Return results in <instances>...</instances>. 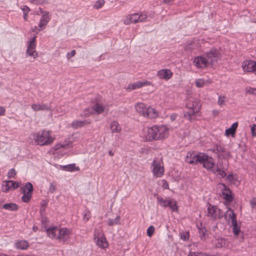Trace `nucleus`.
<instances>
[{"label": "nucleus", "mask_w": 256, "mask_h": 256, "mask_svg": "<svg viewBox=\"0 0 256 256\" xmlns=\"http://www.w3.org/2000/svg\"><path fill=\"white\" fill-rule=\"evenodd\" d=\"M168 136V129L164 126H155L148 128L145 135L147 140L152 141L162 140Z\"/></svg>", "instance_id": "obj_1"}, {"label": "nucleus", "mask_w": 256, "mask_h": 256, "mask_svg": "<svg viewBox=\"0 0 256 256\" xmlns=\"http://www.w3.org/2000/svg\"><path fill=\"white\" fill-rule=\"evenodd\" d=\"M47 235L51 238H56L64 243L69 238L71 230L66 228H60L57 226L50 227L46 230Z\"/></svg>", "instance_id": "obj_2"}, {"label": "nucleus", "mask_w": 256, "mask_h": 256, "mask_svg": "<svg viewBox=\"0 0 256 256\" xmlns=\"http://www.w3.org/2000/svg\"><path fill=\"white\" fill-rule=\"evenodd\" d=\"M186 107L188 110L184 112V116L185 118L192 121L194 119L196 114L199 112L201 104L198 100L190 98L188 100Z\"/></svg>", "instance_id": "obj_3"}, {"label": "nucleus", "mask_w": 256, "mask_h": 256, "mask_svg": "<svg viewBox=\"0 0 256 256\" xmlns=\"http://www.w3.org/2000/svg\"><path fill=\"white\" fill-rule=\"evenodd\" d=\"M136 110L140 115L150 118H155L158 116V113L155 108L146 106L143 103L137 104L136 106Z\"/></svg>", "instance_id": "obj_4"}, {"label": "nucleus", "mask_w": 256, "mask_h": 256, "mask_svg": "<svg viewBox=\"0 0 256 256\" xmlns=\"http://www.w3.org/2000/svg\"><path fill=\"white\" fill-rule=\"evenodd\" d=\"M34 140L38 144L44 146L51 144L54 140V138L50 136L49 131L42 130L38 132Z\"/></svg>", "instance_id": "obj_5"}, {"label": "nucleus", "mask_w": 256, "mask_h": 256, "mask_svg": "<svg viewBox=\"0 0 256 256\" xmlns=\"http://www.w3.org/2000/svg\"><path fill=\"white\" fill-rule=\"evenodd\" d=\"M158 202L160 205L164 208L169 207L172 212H177L178 208L177 206V202L173 198H164L162 197L158 196L156 197Z\"/></svg>", "instance_id": "obj_6"}, {"label": "nucleus", "mask_w": 256, "mask_h": 256, "mask_svg": "<svg viewBox=\"0 0 256 256\" xmlns=\"http://www.w3.org/2000/svg\"><path fill=\"white\" fill-rule=\"evenodd\" d=\"M148 18L146 14L144 13H134L127 16L124 19V22L125 24H129L130 23H136L143 22Z\"/></svg>", "instance_id": "obj_7"}, {"label": "nucleus", "mask_w": 256, "mask_h": 256, "mask_svg": "<svg viewBox=\"0 0 256 256\" xmlns=\"http://www.w3.org/2000/svg\"><path fill=\"white\" fill-rule=\"evenodd\" d=\"M94 238L96 245L99 248L104 249L108 246V244L101 230L95 229L94 231Z\"/></svg>", "instance_id": "obj_8"}, {"label": "nucleus", "mask_w": 256, "mask_h": 256, "mask_svg": "<svg viewBox=\"0 0 256 256\" xmlns=\"http://www.w3.org/2000/svg\"><path fill=\"white\" fill-rule=\"evenodd\" d=\"M207 212L208 216L213 220L217 218H221L223 216V213L221 210L210 204H209L207 208Z\"/></svg>", "instance_id": "obj_9"}, {"label": "nucleus", "mask_w": 256, "mask_h": 256, "mask_svg": "<svg viewBox=\"0 0 256 256\" xmlns=\"http://www.w3.org/2000/svg\"><path fill=\"white\" fill-rule=\"evenodd\" d=\"M21 189L23 194L22 197V200L25 202H28L32 198V194L33 192L32 184L30 182H27Z\"/></svg>", "instance_id": "obj_10"}, {"label": "nucleus", "mask_w": 256, "mask_h": 256, "mask_svg": "<svg viewBox=\"0 0 256 256\" xmlns=\"http://www.w3.org/2000/svg\"><path fill=\"white\" fill-rule=\"evenodd\" d=\"M208 64H214L220 58V52L216 49L210 50L204 54Z\"/></svg>", "instance_id": "obj_11"}, {"label": "nucleus", "mask_w": 256, "mask_h": 256, "mask_svg": "<svg viewBox=\"0 0 256 256\" xmlns=\"http://www.w3.org/2000/svg\"><path fill=\"white\" fill-rule=\"evenodd\" d=\"M52 15L50 12L44 15H42L38 26H35L36 30L34 31L38 32L42 30L50 21Z\"/></svg>", "instance_id": "obj_12"}, {"label": "nucleus", "mask_w": 256, "mask_h": 256, "mask_svg": "<svg viewBox=\"0 0 256 256\" xmlns=\"http://www.w3.org/2000/svg\"><path fill=\"white\" fill-rule=\"evenodd\" d=\"M152 166L153 167L152 172L154 176L156 177H160L163 175L164 169L163 166L160 165V160L154 159Z\"/></svg>", "instance_id": "obj_13"}, {"label": "nucleus", "mask_w": 256, "mask_h": 256, "mask_svg": "<svg viewBox=\"0 0 256 256\" xmlns=\"http://www.w3.org/2000/svg\"><path fill=\"white\" fill-rule=\"evenodd\" d=\"M243 70L246 72H256V62L245 60L242 64Z\"/></svg>", "instance_id": "obj_14"}, {"label": "nucleus", "mask_w": 256, "mask_h": 256, "mask_svg": "<svg viewBox=\"0 0 256 256\" xmlns=\"http://www.w3.org/2000/svg\"><path fill=\"white\" fill-rule=\"evenodd\" d=\"M194 64L198 68H205L208 64L204 55L196 57L194 60Z\"/></svg>", "instance_id": "obj_15"}, {"label": "nucleus", "mask_w": 256, "mask_h": 256, "mask_svg": "<svg viewBox=\"0 0 256 256\" xmlns=\"http://www.w3.org/2000/svg\"><path fill=\"white\" fill-rule=\"evenodd\" d=\"M5 184L2 185V190L4 192H8L10 190H14L19 186V183L12 180L5 182Z\"/></svg>", "instance_id": "obj_16"}, {"label": "nucleus", "mask_w": 256, "mask_h": 256, "mask_svg": "<svg viewBox=\"0 0 256 256\" xmlns=\"http://www.w3.org/2000/svg\"><path fill=\"white\" fill-rule=\"evenodd\" d=\"M157 76L160 79L168 80L172 76V72L169 69H163L158 72Z\"/></svg>", "instance_id": "obj_17"}, {"label": "nucleus", "mask_w": 256, "mask_h": 256, "mask_svg": "<svg viewBox=\"0 0 256 256\" xmlns=\"http://www.w3.org/2000/svg\"><path fill=\"white\" fill-rule=\"evenodd\" d=\"M150 82L144 80V81H138L133 84H130L127 89L130 91H131L134 90H136L137 88H140L145 86H150Z\"/></svg>", "instance_id": "obj_18"}, {"label": "nucleus", "mask_w": 256, "mask_h": 256, "mask_svg": "<svg viewBox=\"0 0 256 256\" xmlns=\"http://www.w3.org/2000/svg\"><path fill=\"white\" fill-rule=\"evenodd\" d=\"M198 156H199V153L196 154L194 153L189 152L187 154L186 160L190 164H197L198 163V160H197Z\"/></svg>", "instance_id": "obj_19"}, {"label": "nucleus", "mask_w": 256, "mask_h": 256, "mask_svg": "<svg viewBox=\"0 0 256 256\" xmlns=\"http://www.w3.org/2000/svg\"><path fill=\"white\" fill-rule=\"evenodd\" d=\"M224 188L222 190V195L226 201L231 202L233 200V197L232 196V192L229 188L226 187V185L222 184Z\"/></svg>", "instance_id": "obj_20"}, {"label": "nucleus", "mask_w": 256, "mask_h": 256, "mask_svg": "<svg viewBox=\"0 0 256 256\" xmlns=\"http://www.w3.org/2000/svg\"><path fill=\"white\" fill-rule=\"evenodd\" d=\"M92 114H98L102 113L105 110V107L102 104L96 103L92 106Z\"/></svg>", "instance_id": "obj_21"}, {"label": "nucleus", "mask_w": 256, "mask_h": 256, "mask_svg": "<svg viewBox=\"0 0 256 256\" xmlns=\"http://www.w3.org/2000/svg\"><path fill=\"white\" fill-rule=\"evenodd\" d=\"M238 126V122H234L232 124L231 126L226 130V135L228 136L231 135L232 137L234 136L236 130Z\"/></svg>", "instance_id": "obj_22"}, {"label": "nucleus", "mask_w": 256, "mask_h": 256, "mask_svg": "<svg viewBox=\"0 0 256 256\" xmlns=\"http://www.w3.org/2000/svg\"><path fill=\"white\" fill-rule=\"evenodd\" d=\"M90 122L88 120H76L72 122V126L74 128H78L84 126L86 124H90Z\"/></svg>", "instance_id": "obj_23"}, {"label": "nucleus", "mask_w": 256, "mask_h": 256, "mask_svg": "<svg viewBox=\"0 0 256 256\" xmlns=\"http://www.w3.org/2000/svg\"><path fill=\"white\" fill-rule=\"evenodd\" d=\"M214 162L213 158L210 156L208 160L206 161L203 164L202 166L204 168H206L208 170L212 172L214 170Z\"/></svg>", "instance_id": "obj_24"}, {"label": "nucleus", "mask_w": 256, "mask_h": 256, "mask_svg": "<svg viewBox=\"0 0 256 256\" xmlns=\"http://www.w3.org/2000/svg\"><path fill=\"white\" fill-rule=\"evenodd\" d=\"M16 247L18 249L25 250L28 248V242L24 240H18L16 243Z\"/></svg>", "instance_id": "obj_25"}, {"label": "nucleus", "mask_w": 256, "mask_h": 256, "mask_svg": "<svg viewBox=\"0 0 256 256\" xmlns=\"http://www.w3.org/2000/svg\"><path fill=\"white\" fill-rule=\"evenodd\" d=\"M216 246L218 248L224 247L226 245V240L222 237H218L214 241Z\"/></svg>", "instance_id": "obj_26"}, {"label": "nucleus", "mask_w": 256, "mask_h": 256, "mask_svg": "<svg viewBox=\"0 0 256 256\" xmlns=\"http://www.w3.org/2000/svg\"><path fill=\"white\" fill-rule=\"evenodd\" d=\"M110 128L112 133L118 132L121 130V128L116 121H112L110 124Z\"/></svg>", "instance_id": "obj_27"}, {"label": "nucleus", "mask_w": 256, "mask_h": 256, "mask_svg": "<svg viewBox=\"0 0 256 256\" xmlns=\"http://www.w3.org/2000/svg\"><path fill=\"white\" fill-rule=\"evenodd\" d=\"M72 147V143L70 142H68L66 144H56L54 146V147L53 148V149L54 150V151H56V150H60V148L68 149Z\"/></svg>", "instance_id": "obj_28"}, {"label": "nucleus", "mask_w": 256, "mask_h": 256, "mask_svg": "<svg viewBox=\"0 0 256 256\" xmlns=\"http://www.w3.org/2000/svg\"><path fill=\"white\" fill-rule=\"evenodd\" d=\"M210 157V156L205 153L199 152V156H198L197 160H198V163L203 164Z\"/></svg>", "instance_id": "obj_29"}, {"label": "nucleus", "mask_w": 256, "mask_h": 256, "mask_svg": "<svg viewBox=\"0 0 256 256\" xmlns=\"http://www.w3.org/2000/svg\"><path fill=\"white\" fill-rule=\"evenodd\" d=\"M200 238L202 240H205L208 236V232L204 226L198 228Z\"/></svg>", "instance_id": "obj_30"}, {"label": "nucleus", "mask_w": 256, "mask_h": 256, "mask_svg": "<svg viewBox=\"0 0 256 256\" xmlns=\"http://www.w3.org/2000/svg\"><path fill=\"white\" fill-rule=\"evenodd\" d=\"M2 208L11 211H16L18 209V206L14 203H8L4 204Z\"/></svg>", "instance_id": "obj_31"}, {"label": "nucleus", "mask_w": 256, "mask_h": 256, "mask_svg": "<svg viewBox=\"0 0 256 256\" xmlns=\"http://www.w3.org/2000/svg\"><path fill=\"white\" fill-rule=\"evenodd\" d=\"M212 172L214 174L218 173V174L222 178H224L226 175L224 168H222L218 166L216 168H214V170H212Z\"/></svg>", "instance_id": "obj_32"}, {"label": "nucleus", "mask_w": 256, "mask_h": 256, "mask_svg": "<svg viewBox=\"0 0 256 256\" xmlns=\"http://www.w3.org/2000/svg\"><path fill=\"white\" fill-rule=\"evenodd\" d=\"M226 214L228 215V217L230 219L232 220V222H234L235 221H236V215L234 212V210H232L231 208H229L226 212L225 214V215L226 216Z\"/></svg>", "instance_id": "obj_33"}, {"label": "nucleus", "mask_w": 256, "mask_h": 256, "mask_svg": "<svg viewBox=\"0 0 256 256\" xmlns=\"http://www.w3.org/2000/svg\"><path fill=\"white\" fill-rule=\"evenodd\" d=\"M232 232L235 236H238L240 232V226L238 224L237 220L232 222Z\"/></svg>", "instance_id": "obj_34"}, {"label": "nucleus", "mask_w": 256, "mask_h": 256, "mask_svg": "<svg viewBox=\"0 0 256 256\" xmlns=\"http://www.w3.org/2000/svg\"><path fill=\"white\" fill-rule=\"evenodd\" d=\"M63 170L66 171L73 172L75 170H78L79 168H76L75 164H70L63 166Z\"/></svg>", "instance_id": "obj_35"}, {"label": "nucleus", "mask_w": 256, "mask_h": 256, "mask_svg": "<svg viewBox=\"0 0 256 256\" xmlns=\"http://www.w3.org/2000/svg\"><path fill=\"white\" fill-rule=\"evenodd\" d=\"M120 217L116 216L114 219H108V224L110 226H114L120 223Z\"/></svg>", "instance_id": "obj_36"}, {"label": "nucleus", "mask_w": 256, "mask_h": 256, "mask_svg": "<svg viewBox=\"0 0 256 256\" xmlns=\"http://www.w3.org/2000/svg\"><path fill=\"white\" fill-rule=\"evenodd\" d=\"M180 235L181 239L183 240L184 241H187L189 239L190 234L188 231H182L180 233Z\"/></svg>", "instance_id": "obj_37"}, {"label": "nucleus", "mask_w": 256, "mask_h": 256, "mask_svg": "<svg viewBox=\"0 0 256 256\" xmlns=\"http://www.w3.org/2000/svg\"><path fill=\"white\" fill-rule=\"evenodd\" d=\"M92 108H88L83 111L82 113L81 114V116L85 118L88 117L92 114Z\"/></svg>", "instance_id": "obj_38"}, {"label": "nucleus", "mask_w": 256, "mask_h": 256, "mask_svg": "<svg viewBox=\"0 0 256 256\" xmlns=\"http://www.w3.org/2000/svg\"><path fill=\"white\" fill-rule=\"evenodd\" d=\"M36 36H34L30 42L28 46V50H30V49H36Z\"/></svg>", "instance_id": "obj_39"}, {"label": "nucleus", "mask_w": 256, "mask_h": 256, "mask_svg": "<svg viewBox=\"0 0 256 256\" xmlns=\"http://www.w3.org/2000/svg\"><path fill=\"white\" fill-rule=\"evenodd\" d=\"M30 2L36 5L44 4L48 3L46 0H30Z\"/></svg>", "instance_id": "obj_40"}, {"label": "nucleus", "mask_w": 256, "mask_h": 256, "mask_svg": "<svg viewBox=\"0 0 256 256\" xmlns=\"http://www.w3.org/2000/svg\"><path fill=\"white\" fill-rule=\"evenodd\" d=\"M204 84L205 82L203 79L200 78L196 80V86L198 88H202L204 86Z\"/></svg>", "instance_id": "obj_41"}, {"label": "nucleus", "mask_w": 256, "mask_h": 256, "mask_svg": "<svg viewBox=\"0 0 256 256\" xmlns=\"http://www.w3.org/2000/svg\"><path fill=\"white\" fill-rule=\"evenodd\" d=\"M104 4V0H98L94 6V8L96 9H99L101 8Z\"/></svg>", "instance_id": "obj_42"}, {"label": "nucleus", "mask_w": 256, "mask_h": 256, "mask_svg": "<svg viewBox=\"0 0 256 256\" xmlns=\"http://www.w3.org/2000/svg\"><path fill=\"white\" fill-rule=\"evenodd\" d=\"M154 230H155V228L154 226H150L147 229V235L149 236V237H151L154 232Z\"/></svg>", "instance_id": "obj_43"}, {"label": "nucleus", "mask_w": 256, "mask_h": 256, "mask_svg": "<svg viewBox=\"0 0 256 256\" xmlns=\"http://www.w3.org/2000/svg\"><path fill=\"white\" fill-rule=\"evenodd\" d=\"M30 50H28V48H27L26 54L30 56H33L34 58L37 56V53L36 52L35 50L30 49Z\"/></svg>", "instance_id": "obj_44"}, {"label": "nucleus", "mask_w": 256, "mask_h": 256, "mask_svg": "<svg viewBox=\"0 0 256 256\" xmlns=\"http://www.w3.org/2000/svg\"><path fill=\"white\" fill-rule=\"evenodd\" d=\"M40 110H48L50 108V105L48 104H40Z\"/></svg>", "instance_id": "obj_45"}, {"label": "nucleus", "mask_w": 256, "mask_h": 256, "mask_svg": "<svg viewBox=\"0 0 256 256\" xmlns=\"http://www.w3.org/2000/svg\"><path fill=\"white\" fill-rule=\"evenodd\" d=\"M16 174V171L15 169L11 168L8 172V178H14Z\"/></svg>", "instance_id": "obj_46"}, {"label": "nucleus", "mask_w": 256, "mask_h": 256, "mask_svg": "<svg viewBox=\"0 0 256 256\" xmlns=\"http://www.w3.org/2000/svg\"><path fill=\"white\" fill-rule=\"evenodd\" d=\"M90 212L87 210H85L84 211V214H83V218L84 220L86 221H88L90 218Z\"/></svg>", "instance_id": "obj_47"}, {"label": "nucleus", "mask_w": 256, "mask_h": 256, "mask_svg": "<svg viewBox=\"0 0 256 256\" xmlns=\"http://www.w3.org/2000/svg\"><path fill=\"white\" fill-rule=\"evenodd\" d=\"M188 256H208L206 253H203V252H191L189 254Z\"/></svg>", "instance_id": "obj_48"}, {"label": "nucleus", "mask_w": 256, "mask_h": 256, "mask_svg": "<svg viewBox=\"0 0 256 256\" xmlns=\"http://www.w3.org/2000/svg\"><path fill=\"white\" fill-rule=\"evenodd\" d=\"M216 150L218 151V152H225V154H226V156H228L230 154L229 152H226L224 149L222 147V146H217L216 148Z\"/></svg>", "instance_id": "obj_49"}, {"label": "nucleus", "mask_w": 256, "mask_h": 256, "mask_svg": "<svg viewBox=\"0 0 256 256\" xmlns=\"http://www.w3.org/2000/svg\"><path fill=\"white\" fill-rule=\"evenodd\" d=\"M31 108L35 112L40 110V104H33L32 105Z\"/></svg>", "instance_id": "obj_50"}, {"label": "nucleus", "mask_w": 256, "mask_h": 256, "mask_svg": "<svg viewBox=\"0 0 256 256\" xmlns=\"http://www.w3.org/2000/svg\"><path fill=\"white\" fill-rule=\"evenodd\" d=\"M56 190V185L52 183H51L48 189L49 192L52 194L54 193Z\"/></svg>", "instance_id": "obj_51"}, {"label": "nucleus", "mask_w": 256, "mask_h": 256, "mask_svg": "<svg viewBox=\"0 0 256 256\" xmlns=\"http://www.w3.org/2000/svg\"><path fill=\"white\" fill-rule=\"evenodd\" d=\"M225 102V97L224 96H220L218 99V104L222 106V105Z\"/></svg>", "instance_id": "obj_52"}, {"label": "nucleus", "mask_w": 256, "mask_h": 256, "mask_svg": "<svg viewBox=\"0 0 256 256\" xmlns=\"http://www.w3.org/2000/svg\"><path fill=\"white\" fill-rule=\"evenodd\" d=\"M248 93L256 95V88H250L246 90Z\"/></svg>", "instance_id": "obj_53"}, {"label": "nucleus", "mask_w": 256, "mask_h": 256, "mask_svg": "<svg viewBox=\"0 0 256 256\" xmlns=\"http://www.w3.org/2000/svg\"><path fill=\"white\" fill-rule=\"evenodd\" d=\"M21 9L22 10L24 14H28V12L30 11V8L26 6H24L22 7Z\"/></svg>", "instance_id": "obj_54"}, {"label": "nucleus", "mask_w": 256, "mask_h": 256, "mask_svg": "<svg viewBox=\"0 0 256 256\" xmlns=\"http://www.w3.org/2000/svg\"><path fill=\"white\" fill-rule=\"evenodd\" d=\"M252 134L253 136H256V124H253L251 128Z\"/></svg>", "instance_id": "obj_55"}, {"label": "nucleus", "mask_w": 256, "mask_h": 256, "mask_svg": "<svg viewBox=\"0 0 256 256\" xmlns=\"http://www.w3.org/2000/svg\"><path fill=\"white\" fill-rule=\"evenodd\" d=\"M162 187L164 189H168V184L166 180H162Z\"/></svg>", "instance_id": "obj_56"}, {"label": "nucleus", "mask_w": 256, "mask_h": 256, "mask_svg": "<svg viewBox=\"0 0 256 256\" xmlns=\"http://www.w3.org/2000/svg\"><path fill=\"white\" fill-rule=\"evenodd\" d=\"M250 204L252 208L256 207V197L253 198L250 202Z\"/></svg>", "instance_id": "obj_57"}, {"label": "nucleus", "mask_w": 256, "mask_h": 256, "mask_svg": "<svg viewBox=\"0 0 256 256\" xmlns=\"http://www.w3.org/2000/svg\"><path fill=\"white\" fill-rule=\"evenodd\" d=\"M76 54V51L74 50H72L70 52V53H68L67 54V57L68 58H70Z\"/></svg>", "instance_id": "obj_58"}, {"label": "nucleus", "mask_w": 256, "mask_h": 256, "mask_svg": "<svg viewBox=\"0 0 256 256\" xmlns=\"http://www.w3.org/2000/svg\"><path fill=\"white\" fill-rule=\"evenodd\" d=\"M39 12H40L42 14V15H44L45 14H46L47 13L49 12H48V11H45V10H43L41 8H39Z\"/></svg>", "instance_id": "obj_59"}, {"label": "nucleus", "mask_w": 256, "mask_h": 256, "mask_svg": "<svg viewBox=\"0 0 256 256\" xmlns=\"http://www.w3.org/2000/svg\"><path fill=\"white\" fill-rule=\"evenodd\" d=\"M5 109L2 107L0 106V116H2L4 114Z\"/></svg>", "instance_id": "obj_60"}, {"label": "nucleus", "mask_w": 256, "mask_h": 256, "mask_svg": "<svg viewBox=\"0 0 256 256\" xmlns=\"http://www.w3.org/2000/svg\"><path fill=\"white\" fill-rule=\"evenodd\" d=\"M176 114H172L170 116V119L174 121L176 120Z\"/></svg>", "instance_id": "obj_61"}, {"label": "nucleus", "mask_w": 256, "mask_h": 256, "mask_svg": "<svg viewBox=\"0 0 256 256\" xmlns=\"http://www.w3.org/2000/svg\"><path fill=\"white\" fill-rule=\"evenodd\" d=\"M28 18V14H24V20L26 21Z\"/></svg>", "instance_id": "obj_62"}, {"label": "nucleus", "mask_w": 256, "mask_h": 256, "mask_svg": "<svg viewBox=\"0 0 256 256\" xmlns=\"http://www.w3.org/2000/svg\"><path fill=\"white\" fill-rule=\"evenodd\" d=\"M46 222H47V220L46 219L42 220V225H44L45 224H46Z\"/></svg>", "instance_id": "obj_63"}, {"label": "nucleus", "mask_w": 256, "mask_h": 256, "mask_svg": "<svg viewBox=\"0 0 256 256\" xmlns=\"http://www.w3.org/2000/svg\"><path fill=\"white\" fill-rule=\"evenodd\" d=\"M108 154H109V155H110V156H114V153H113V152H112V151H109V152H108Z\"/></svg>", "instance_id": "obj_64"}]
</instances>
